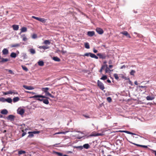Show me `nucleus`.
<instances>
[{
    "label": "nucleus",
    "mask_w": 156,
    "mask_h": 156,
    "mask_svg": "<svg viewBox=\"0 0 156 156\" xmlns=\"http://www.w3.org/2000/svg\"><path fill=\"white\" fill-rule=\"evenodd\" d=\"M29 51L33 55L35 54L36 53L35 50L33 48L30 49Z\"/></svg>",
    "instance_id": "412c9836"
},
{
    "label": "nucleus",
    "mask_w": 156,
    "mask_h": 156,
    "mask_svg": "<svg viewBox=\"0 0 156 156\" xmlns=\"http://www.w3.org/2000/svg\"><path fill=\"white\" fill-rule=\"evenodd\" d=\"M107 100L108 102H111L112 101V99L111 97H108L107 98Z\"/></svg>",
    "instance_id": "a18cd8bd"
},
{
    "label": "nucleus",
    "mask_w": 156,
    "mask_h": 156,
    "mask_svg": "<svg viewBox=\"0 0 156 156\" xmlns=\"http://www.w3.org/2000/svg\"><path fill=\"white\" fill-rule=\"evenodd\" d=\"M97 55L99 56L100 58L102 59H105L106 58V56L105 54L98 53Z\"/></svg>",
    "instance_id": "0eeeda50"
},
{
    "label": "nucleus",
    "mask_w": 156,
    "mask_h": 156,
    "mask_svg": "<svg viewBox=\"0 0 156 156\" xmlns=\"http://www.w3.org/2000/svg\"><path fill=\"white\" fill-rule=\"evenodd\" d=\"M119 77L122 79H124L125 80H129V78L126 77L124 75L122 74H120L119 75Z\"/></svg>",
    "instance_id": "9b49d317"
},
{
    "label": "nucleus",
    "mask_w": 156,
    "mask_h": 156,
    "mask_svg": "<svg viewBox=\"0 0 156 156\" xmlns=\"http://www.w3.org/2000/svg\"><path fill=\"white\" fill-rule=\"evenodd\" d=\"M109 66L110 68H112L113 67V66L112 65H109Z\"/></svg>",
    "instance_id": "774afa93"
},
{
    "label": "nucleus",
    "mask_w": 156,
    "mask_h": 156,
    "mask_svg": "<svg viewBox=\"0 0 156 156\" xmlns=\"http://www.w3.org/2000/svg\"><path fill=\"white\" fill-rule=\"evenodd\" d=\"M30 98H34L35 99H36L37 100L40 101H42L43 102V99L41 98V99L40 98H48L46 97L45 96L42 95H34V96H32L30 97Z\"/></svg>",
    "instance_id": "f257e3e1"
},
{
    "label": "nucleus",
    "mask_w": 156,
    "mask_h": 156,
    "mask_svg": "<svg viewBox=\"0 0 156 156\" xmlns=\"http://www.w3.org/2000/svg\"><path fill=\"white\" fill-rule=\"evenodd\" d=\"M27 92L28 93H32L33 94H35V93H34V92H31L29 91H27Z\"/></svg>",
    "instance_id": "052dcab7"
},
{
    "label": "nucleus",
    "mask_w": 156,
    "mask_h": 156,
    "mask_svg": "<svg viewBox=\"0 0 156 156\" xmlns=\"http://www.w3.org/2000/svg\"><path fill=\"white\" fill-rule=\"evenodd\" d=\"M107 82L108 83H111V81H110V80H109V79H108L107 80Z\"/></svg>",
    "instance_id": "e2e57ef3"
},
{
    "label": "nucleus",
    "mask_w": 156,
    "mask_h": 156,
    "mask_svg": "<svg viewBox=\"0 0 156 156\" xmlns=\"http://www.w3.org/2000/svg\"><path fill=\"white\" fill-rule=\"evenodd\" d=\"M73 147L74 148L78 149L80 150H82L83 149V147L82 146H73Z\"/></svg>",
    "instance_id": "c9c22d12"
},
{
    "label": "nucleus",
    "mask_w": 156,
    "mask_h": 156,
    "mask_svg": "<svg viewBox=\"0 0 156 156\" xmlns=\"http://www.w3.org/2000/svg\"><path fill=\"white\" fill-rule=\"evenodd\" d=\"M105 72L106 73H108V72H111L113 71V70H110V69H105Z\"/></svg>",
    "instance_id": "de8ad7c7"
},
{
    "label": "nucleus",
    "mask_w": 156,
    "mask_h": 156,
    "mask_svg": "<svg viewBox=\"0 0 156 156\" xmlns=\"http://www.w3.org/2000/svg\"><path fill=\"white\" fill-rule=\"evenodd\" d=\"M6 98H5L3 97H1L0 98V101L2 102H4L6 101Z\"/></svg>",
    "instance_id": "a19ab883"
},
{
    "label": "nucleus",
    "mask_w": 156,
    "mask_h": 156,
    "mask_svg": "<svg viewBox=\"0 0 156 156\" xmlns=\"http://www.w3.org/2000/svg\"><path fill=\"white\" fill-rule=\"evenodd\" d=\"M21 37H22L23 40V41H26L27 40V38H26L25 34H24L21 36Z\"/></svg>",
    "instance_id": "f704fd0d"
},
{
    "label": "nucleus",
    "mask_w": 156,
    "mask_h": 156,
    "mask_svg": "<svg viewBox=\"0 0 156 156\" xmlns=\"http://www.w3.org/2000/svg\"><path fill=\"white\" fill-rule=\"evenodd\" d=\"M2 52L3 55H6L9 53V51L6 48H4L2 51Z\"/></svg>",
    "instance_id": "4468645a"
},
{
    "label": "nucleus",
    "mask_w": 156,
    "mask_h": 156,
    "mask_svg": "<svg viewBox=\"0 0 156 156\" xmlns=\"http://www.w3.org/2000/svg\"><path fill=\"white\" fill-rule=\"evenodd\" d=\"M12 28L14 30H18L19 27L18 25H13L12 26Z\"/></svg>",
    "instance_id": "dca6fc26"
},
{
    "label": "nucleus",
    "mask_w": 156,
    "mask_h": 156,
    "mask_svg": "<svg viewBox=\"0 0 156 156\" xmlns=\"http://www.w3.org/2000/svg\"><path fill=\"white\" fill-rule=\"evenodd\" d=\"M39 48L40 49H43L44 50L48 49L49 48V47H47L44 46H40L39 47Z\"/></svg>",
    "instance_id": "b1692460"
},
{
    "label": "nucleus",
    "mask_w": 156,
    "mask_h": 156,
    "mask_svg": "<svg viewBox=\"0 0 156 156\" xmlns=\"http://www.w3.org/2000/svg\"><path fill=\"white\" fill-rule=\"evenodd\" d=\"M20 46V44H11V47L12 48L13 47H19Z\"/></svg>",
    "instance_id": "5701e85b"
},
{
    "label": "nucleus",
    "mask_w": 156,
    "mask_h": 156,
    "mask_svg": "<svg viewBox=\"0 0 156 156\" xmlns=\"http://www.w3.org/2000/svg\"><path fill=\"white\" fill-rule=\"evenodd\" d=\"M138 87L140 88H141L142 89H144V90H145V92H146V89L147 88V86H138Z\"/></svg>",
    "instance_id": "7c9ffc66"
},
{
    "label": "nucleus",
    "mask_w": 156,
    "mask_h": 156,
    "mask_svg": "<svg viewBox=\"0 0 156 156\" xmlns=\"http://www.w3.org/2000/svg\"><path fill=\"white\" fill-rule=\"evenodd\" d=\"M123 133H126L128 134H131V135H136V134L133 133H132L131 132H130L129 131H126V130H124V131H123Z\"/></svg>",
    "instance_id": "c756f323"
},
{
    "label": "nucleus",
    "mask_w": 156,
    "mask_h": 156,
    "mask_svg": "<svg viewBox=\"0 0 156 156\" xmlns=\"http://www.w3.org/2000/svg\"><path fill=\"white\" fill-rule=\"evenodd\" d=\"M84 45L85 48L87 49H89L90 48V46L88 43H85L84 44Z\"/></svg>",
    "instance_id": "58836bf2"
},
{
    "label": "nucleus",
    "mask_w": 156,
    "mask_h": 156,
    "mask_svg": "<svg viewBox=\"0 0 156 156\" xmlns=\"http://www.w3.org/2000/svg\"><path fill=\"white\" fill-rule=\"evenodd\" d=\"M23 87L25 89L28 90H32L34 89L33 87L31 86H28L26 85H23Z\"/></svg>",
    "instance_id": "1a4fd4ad"
},
{
    "label": "nucleus",
    "mask_w": 156,
    "mask_h": 156,
    "mask_svg": "<svg viewBox=\"0 0 156 156\" xmlns=\"http://www.w3.org/2000/svg\"><path fill=\"white\" fill-rule=\"evenodd\" d=\"M3 94H4L5 95L9 94V91H7L6 92H5L3 93Z\"/></svg>",
    "instance_id": "6e6d98bb"
},
{
    "label": "nucleus",
    "mask_w": 156,
    "mask_h": 156,
    "mask_svg": "<svg viewBox=\"0 0 156 156\" xmlns=\"http://www.w3.org/2000/svg\"><path fill=\"white\" fill-rule=\"evenodd\" d=\"M12 100V99L10 98H8L6 99V101L8 102L9 103H11Z\"/></svg>",
    "instance_id": "2f4dec72"
},
{
    "label": "nucleus",
    "mask_w": 156,
    "mask_h": 156,
    "mask_svg": "<svg viewBox=\"0 0 156 156\" xmlns=\"http://www.w3.org/2000/svg\"><path fill=\"white\" fill-rule=\"evenodd\" d=\"M95 34V32L94 31H90L87 32V35L89 36L92 37Z\"/></svg>",
    "instance_id": "f8f14e48"
},
{
    "label": "nucleus",
    "mask_w": 156,
    "mask_h": 156,
    "mask_svg": "<svg viewBox=\"0 0 156 156\" xmlns=\"http://www.w3.org/2000/svg\"><path fill=\"white\" fill-rule=\"evenodd\" d=\"M37 37V35L35 34H34L32 36V38H36Z\"/></svg>",
    "instance_id": "8fccbe9b"
},
{
    "label": "nucleus",
    "mask_w": 156,
    "mask_h": 156,
    "mask_svg": "<svg viewBox=\"0 0 156 156\" xmlns=\"http://www.w3.org/2000/svg\"><path fill=\"white\" fill-rule=\"evenodd\" d=\"M7 71H8V72H9V73H10V74H14V73L12 71V70H7Z\"/></svg>",
    "instance_id": "603ef678"
},
{
    "label": "nucleus",
    "mask_w": 156,
    "mask_h": 156,
    "mask_svg": "<svg viewBox=\"0 0 156 156\" xmlns=\"http://www.w3.org/2000/svg\"><path fill=\"white\" fill-rule=\"evenodd\" d=\"M34 134L39 133H40V131H34L33 132Z\"/></svg>",
    "instance_id": "5fc2aeb1"
},
{
    "label": "nucleus",
    "mask_w": 156,
    "mask_h": 156,
    "mask_svg": "<svg viewBox=\"0 0 156 156\" xmlns=\"http://www.w3.org/2000/svg\"><path fill=\"white\" fill-rule=\"evenodd\" d=\"M98 85L99 87L102 90H103L105 89V87L103 84L99 80H98Z\"/></svg>",
    "instance_id": "20e7f679"
},
{
    "label": "nucleus",
    "mask_w": 156,
    "mask_h": 156,
    "mask_svg": "<svg viewBox=\"0 0 156 156\" xmlns=\"http://www.w3.org/2000/svg\"><path fill=\"white\" fill-rule=\"evenodd\" d=\"M16 54L14 52H12L11 55L10 56L12 58H15L16 56Z\"/></svg>",
    "instance_id": "bb28decb"
},
{
    "label": "nucleus",
    "mask_w": 156,
    "mask_h": 156,
    "mask_svg": "<svg viewBox=\"0 0 156 156\" xmlns=\"http://www.w3.org/2000/svg\"><path fill=\"white\" fill-rule=\"evenodd\" d=\"M15 117L13 115H10L7 118L8 119L10 120L11 121H13L14 120Z\"/></svg>",
    "instance_id": "9d476101"
},
{
    "label": "nucleus",
    "mask_w": 156,
    "mask_h": 156,
    "mask_svg": "<svg viewBox=\"0 0 156 156\" xmlns=\"http://www.w3.org/2000/svg\"><path fill=\"white\" fill-rule=\"evenodd\" d=\"M1 113L2 114L6 115L8 113V111L6 109H4L1 111Z\"/></svg>",
    "instance_id": "f3484780"
},
{
    "label": "nucleus",
    "mask_w": 156,
    "mask_h": 156,
    "mask_svg": "<svg viewBox=\"0 0 156 156\" xmlns=\"http://www.w3.org/2000/svg\"><path fill=\"white\" fill-rule=\"evenodd\" d=\"M50 97L52 98H55V97L54 96L52 95L51 94L50 95Z\"/></svg>",
    "instance_id": "bf43d9fd"
},
{
    "label": "nucleus",
    "mask_w": 156,
    "mask_h": 156,
    "mask_svg": "<svg viewBox=\"0 0 156 156\" xmlns=\"http://www.w3.org/2000/svg\"><path fill=\"white\" fill-rule=\"evenodd\" d=\"M27 29L26 27H23L21 29V33L26 32L27 31Z\"/></svg>",
    "instance_id": "aec40b11"
},
{
    "label": "nucleus",
    "mask_w": 156,
    "mask_h": 156,
    "mask_svg": "<svg viewBox=\"0 0 156 156\" xmlns=\"http://www.w3.org/2000/svg\"><path fill=\"white\" fill-rule=\"evenodd\" d=\"M46 98V99H43V102L45 104L48 105L49 103V101L48 100V99H49V98Z\"/></svg>",
    "instance_id": "393cba45"
},
{
    "label": "nucleus",
    "mask_w": 156,
    "mask_h": 156,
    "mask_svg": "<svg viewBox=\"0 0 156 156\" xmlns=\"http://www.w3.org/2000/svg\"><path fill=\"white\" fill-rule=\"evenodd\" d=\"M20 100V98L19 97H15L13 99V102L15 103L17 102Z\"/></svg>",
    "instance_id": "a211bd4d"
},
{
    "label": "nucleus",
    "mask_w": 156,
    "mask_h": 156,
    "mask_svg": "<svg viewBox=\"0 0 156 156\" xmlns=\"http://www.w3.org/2000/svg\"><path fill=\"white\" fill-rule=\"evenodd\" d=\"M43 43L45 44L49 45L50 44V42L48 40H45L44 42Z\"/></svg>",
    "instance_id": "72a5a7b5"
},
{
    "label": "nucleus",
    "mask_w": 156,
    "mask_h": 156,
    "mask_svg": "<svg viewBox=\"0 0 156 156\" xmlns=\"http://www.w3.org/2000/svg\"><path fill=\"white\" fill-rule=\"evenodd\" d=\"M93 52L95 53H96L98 51L95 49H93Z\"/></svg>",
    "instance_id": "4d7b16f0"
},
{
    "label": "nucleus",
    "mask_w": 156,
    "mask_h": 156,
    "mask_svg": "<svg viewBox=\"0 0 156 156\" xmlns=\"http://www.w3.org/2000/svg\"><path fill=\"white\" fill-rule=\"evenodd\" d=\"M83 116L85 117L86 118H89V117L88 116H87V115H83Z\"/></svg>",
    "instance_id": "0e129e2a"
},
{
    "label": "nucleus",
    "mask_w": 156,
    "mask_h": 156,
    "mask_svg": "<svg viewBox=\"0 0 156 156\" xmlns=\"http://www.w3.org/2000/svg\"><path fill=\"white\" fill-rule=\"evenodd\" d=\"M1 60L0 61V62L1 63H4L9 60L8 59L4 58H2Z\"/></svg>",
    "instance_id": "2eb2a0df"
},
{
    "label": "nucleus",
    "mask_w": 156,
    "mask_h": 156,
    "mask_svg": "<svg viewBox=\"0 0 156 156\" xmlns=\"http://www.w3.org/2000/svg\"><path fill=\"white\" fill-rule=\"evenodd\" d=\"M108 63L109 64H111L112 63V61L111 60H109Z\"/></svg>",
    "instance_id": "338daca9"
},
{
    "label": "nucleus",
    "mask_w": 156,
    "mask_h": 156,
    "mask_svg": "<svg viewBox=\"0 0 156 156\" xmlns=\"http://www.w3.org/2000/svg\"><path fill=\"white\" fill-rule=\"evenodd\" d=\"M134 84L136 85H138V83H137V82L136 81L134 82Z\"/></svg>",
    "instance_id": "680f3d73"
},
{
    "label": "nucleus",
    "mask_w": 156,
    "mask_h": 156,
    "mask_svg": "<svg viewBox=\"0 0 156 156\" xmlns=\"http://www.w3.org/2000/svg\"><path fill=\"white\" fill-rule=\"evenodd\" d=\"M135 73V71L134 70H132L130 72V74L131 75H134Z\"/></svg>",
    "instance_id": "49530a36"
},
{
    "label": "nucleus",
    "mask_w": 156,
    "mask_h": 156,
    "mask_svg": "<svg viewBox=\"0 0 156 156\" xmlns=\"http://www.w3.org/2000/svg\"><path fill=\"white\" fill-rule=\"evenodd\" d=\"M114 76L116 79L117 80H118L119 77V76H118L117 74H116V73L114 74Z\"/></svg>",
    "instance_id": "37998d69"
},
{
    "label": "nucleus",
    "mask_w": 156,
    "mask_h": 156,
    "mask_svg": "<svg viewBox=\"0 0 156 156\" xmlns=\"http://www.w3.org/2000/svg\"><path fill=\"white\" fill-rule=\"evenodd\" d=\"M28 133L29 134L28 136V137H32L34 136V133H33V132H29Z\"/></svg>",
    "instance_id": "c85d7f7f"
},
{
    "label": "nucleus",
    "mask_w": 156,
    "mask_h": 156,
    "mask_svg": "<svg viewBox=\"0 0 156 156\" xmlns=\"http://www.w3.org/2000/svg\"><path fill=\"white\" fill-rule=\"evenodd\" d=\"M101 68H108V65L107 64H104V65L102 66Z\"/></svg>",
    "instance_id": "c03bdc74"
},
{
    "label": "nucleus",
    "mask_w": 156,
    "mask_h": 156,
    "mask_svg": "<svg viewBox=\"0 0 156 156\" xmlns=\"http://www.w3.org/2000/svg\"><path fill=\"white\" fill-rule=\"evenodd\" d=\"M132 143L134 145H136L137 146H140V147H141V145H140L136 144H135L133 143Z\"/></svg>",
    "instance_id": "13d9d810"
},
{
    "label": "nucleus",
    "mask_w": 156,
    "mask_h": 156,
    "mask_svg": "<svg viewBox=\"0 0 156 156\" xmlns=\"http://www.w3.org/2000/svg\"><path fill=\"white\" fill-rule=\"evenodd\" d=\"M22 131L23 132V133L22 134V136L23 137L25 135H26V132H24V131H23V130H22Z\"/></svg>",
    "instance_id": "864d4df0"
},
{
    "label": "nucleus",
    "mask_w": 156,
    "mask_h": 156,
    "mask_svg": "<svg viewBox=\"0 0 156 156\" xmlns=\"http://www.w3.org/2000/svg\"><path fill=\"white\" fill-rule=\"evenodd\" d=\"M83 148H84L86 149H88L90 147V146L88 144H86L83 145Z\"/></svg>",
    "instance_id": "a878e982"
},
{
    "label": "nucleus",
    "mask_w": 156,
    "mask_h": 156,
    "mask_svg": "<svg viewBox=\"0 0 156 156\" xmlns=\"http://www.w3.org/2000/svg\"><path fill=\"white\" fill-rule=\"evenodd\" d=\"M56 153L58 156H62L63 155L61 153L56 152Z\"/></svg>",
    "instance_id": "09e8293b"
},
{
    "label": "nucleus",
    "mask_w": 156,
    "mask_h": 156,
    "mask_svg": "<svg viewBox=\"0 0 156 156\" xmlns=\"http://www.w3.org/2000/svg\"><path fill=\"white\" fill-rule=\"evenodd\" d=\"M141 147H147V146L141 145Z\"/></svg>",
    "instance_id": "69168bd1"
},
{
    "label": "nucleus",
    "mask_w": 156,
    "mask_h": 156,
    "mask_svg": "<svg viewBox=\"0 0 156 156\" xmlns=\"http://www.w3.org/2000/svg\"><path fill=\"white\" fill-rule=\"evenodd\" d=\"M154 98V97H151L149 96H148L146 97V99L147 100H152Z\"/></svg>",
    "instance_id": "cd10ccee"
},
{
    "label": "nucleus",
    "mask_w": 156,
    "mask_h": 156,
    "mask_svg": "<svg viewBox=\"0 0 156 156\" xmlns=\"http://www.w3.org/2000/svg\"><path fill=\"white\" fill-rule=\"evenodd\" d=\"M9 94H18V93L16 90H9Z\"/></svg>",
    "instance_id": "ddd939ff"
},
{
    "label": "nucleus",
    "mask_w": 156,
    "mask_h": 156,
    "mask_svg": "<svg viewBox=\"0 0 156 156\" xmlns=\"http://www.w3.org/2000/svg\"><path fill=\"white\" fill-rule=\"evenodd\" d=\"M49 90V88L48 87H44L41 88L42 91L44 92L45 93Z\"/></svg>",
    "instance_id": "6ab92c4d"
},
{
    "label": "nucleus",
    "mask_w": 156,
    "mask_h": 156,
    "mask_svg": "<svg viewBox=\"0 0 156 156\" xmlns=\"http://www.w3.org/2000/svg\"><path fill=\"white\" fill-rule=\"evenodd\" d=\"M25 110L23 108H19L17 110V113L21 115L23 114Z\"/></svg>",
    "instance_id": "39448f33"
},
{
    "label": "nucleus",
    "mask_w": 156,
    "mask_h": 156,
    "mask_svg": "<svg viewBox=\"0 0 156 156\" xmlns=\"http://www.w3.org/2000/svg\"><path fill=\"white\" fill-rule=\"evenodd\" d=\"M26 153V151H24L20 150L18 151V154L19 155H21L23 154H24Z\"/></svg>",
    "instance_id": "4c0bfd02"
},
{
    "label": "nucleus",
    "mask_w": 156,
    "mask_h": 156,
    "mask_svg": "<svg viewBox=\"0 0 156 156\" xmlns=\"http://www.w3.org/2000/svg\"><path fill=\"white\" fill-rule=\"evenodd\" d=\"M102 135L100 133H97L96 134H91L90 136H98L101 135Z\"/></svg>",
    "instance_id": "79ce46f5"
},
{
    "label": "nucleus",
    "mask_w": 156,
    "mask_h": 156,
    "mask_svg": "<svg viewBox=\"0 0 156 156\" xmlns=\"http://www.w3.org/2000/svg\"><path fill=\"white\" fill-rule=\"evenodd\" d=\"M68 132V131H66L65 132H58L55 133L54 134L56 135V134H65Z\"/></svg>",
    "instance_id": "e433bc0d"
},
{
    "label": "nucleus",
    "mask_w": 156,
    "mask_h": 156,
    "mask_svg": "<svg viewBox=\"0 0 156 156\" xmlns=\"http://www.w3.org/2000/svg\"><path fill=\"white\" fill-rule=\"evenodd\" d=\"M83 56H89L92 58H94L96 59H98V57L96 56L94 54L90 52L86 53L84 55H83Z\"/></svg>",
    "instance_id": "f03ea898"
},
{
    "label": "nucleus",
    "mask_w": 156,
    "mask_h": 156,
    "mask_svg": "<svg viewBox=\"0 0 156 156\" xmlns=\"http://www.w3.org/2000/svg\"><path fill=\"white\" fill-rule=\"evenodd\" d=\"M53 59L55 61L59 62L60 61V59L57 57H53Z\"/></svg>",
    "instance_id": "473e14b6"
},
{
    "label": "nucleus",
    "mask_w": 156,
    "mask_h": 156,
    "mask_svg": "<svg viewBox=\"0 0 156 156\" xmlns=\"http://www.w3.org/2000/svg\"><path fill=\"white\" fill-rule=\"evenodd\" d=\"M38 65L40 66H43L44 65V62L42 61H39L38 62Z\"/></svg>",
    "instance_id": "4be33fe9"
},
{
    "label": "nucleus",
    "mask_w": 156,
    "mask_h": 156,
    "mask_svg": "<svg viewBox=\"0 0 156 156\" xmlns=\"http://www.w3.org/2000/svg\"><path fill=\"white\" fill-rule=\"evenodd\" d=\"M107 78V77L106 75H103V76L100 78L101 80H105Z\"/></svg>",
    "instance_id": "ea45409f"
},
{
    "label": "nucleus",
    "mask_w": 156,
    "mask_h": 156,
    "mask_svg": "<svg viewBox=\"0 0 156 156\" xmlns=\"http://www.w3.org/2000/svg\"><path fill=\"white\" fill-rule=\"evenodd\" d=\"M32 18L41 22L43 23H45L46 21V20L44 18L38 17L34 16H32Z\"/></svg>",
    "instance_id": "7ed1b4c3"
},
{
    "label": "nucleus",
    "mask_w": 156,
    "mask_h": 156,
    "mask_svg": "<svg viewBox=\"0 0 156 156\" xmlns=\"http://www.w3.org/2000/svg\"><path fill=\"white\" fill-rule=\"evenodd\" d=\"M97 32L100 34H102L104 33V31L103 29L99 27H97L96 29Z\"/></svg>",
    "instance_id": "423d86ee"
},
{
    "label": "nucleus",
    "mask_w": 156,
    "mask_h": 156,
    "mask_svg": "<svg viewBox=\"0 0 156 156\" xmlns=\"http://www.w3.org/2000/svg\"><path fill=\"white\" fill-rule=\"evenodd\" d=\"M51 94H50L49 92L48 91H47L46 93H45V95L46 96H50V95H51Z\"/></svg>",
    "instance_id": "3c124183"
},
{
    "label": "nucleus",
    "mask_w": 156,
    "mask_h": 156,
    "mask_svg": "<svg viewBox=\"0 0 156 156\" xmlns=\"http://www.w3.org/2000/svg\"><path fill=\"white\" fill-rule=\"evenodd\" d=\"M120 33L125 35V36H126L129 38H130L131 37L129 34L126 31H124Z\"/></svg>",
    "instance_id": "6e6552de"
}]
</instances>
